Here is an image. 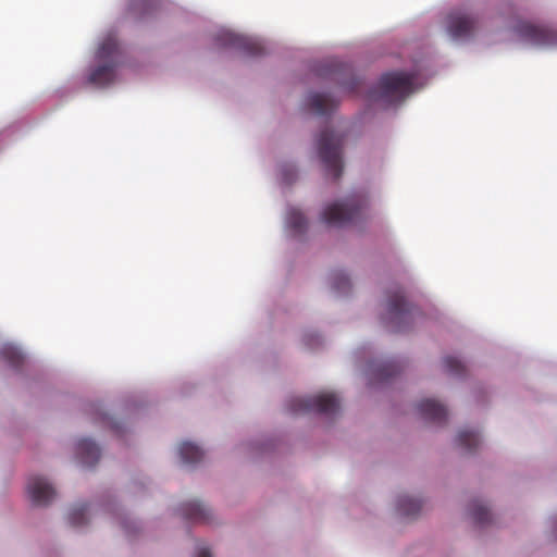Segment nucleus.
<instances>
[{
  "label": "nucleus",
  "instance_id": "f257e3e1",
  "mask_svg": "<svg viewBox=\"0 0 557 557\" xmlns=\"http://www.w3.org/2000/svg\"><path fill=\"white\" fill-rule=\"evenodd\" d=\"M410 69L382 72L363 88V76L355 66L336 57L314 60L309 72L317 78L332 83L338 92L330 89H308L301 109L318 117H331L342 101L338 94L362 98L369 110L396 112L435 74L434 53L429 46H417L409 54Z\"/></svg>",
  "mask_w": 557,
  "mask_h": 557
},
{
  "label": "nucleus",
  "instance_id": "f03ea898",
  "mask_svg": "<svg viewBox=\"0 0 557 557\" xmlns=\"http://www.w3.org/2000/svg\"><path fill=\"white\" fill-rule=\"evenodd\" d=\"M380 322L392 333H408L438 318L418 301L420 290L412 281L392 282L383 292Z\"/></svg>",
  "mask_w": 557,
  "mask_h": 557
},
{
  "label": "nucleus",
  "instance_id": "7ed1b4c3",
  "mask_svg": "<svg viewBox=\"0 0 557 557\" xmlns=\"http://www.w3.org/2000/svg\"><path fill=\"white\" fill-rule=\"evenodd\" d=\"M126 60V52L114 32L100 35L86 60L82 84L96 89L115 85Z\"/></svg>",
  "mask_w": 557,
  "mask_h": 557
},
{
  "label": "nucleus",
  "instance_id": "20e7f679",
  "mask_svg": "<svg viewBox=\"0 0 557 557\" xmlns=\"http://www.w3.org/2000/svg\"><path fill=\"white\" fill-rule=\"evenodd\" d=\"M371 199L368 188H354L346 195L325 202L320 218L331 227L358 226L369 218Z\"/></svg>",
  "mask_w": 557,
  "mask_h": 557
},
{
  "label": "nucleus",
  "instance_id": "39448f33",
  "mask_svg": "<svg viewBox=\"0 0 557 557\" xmlns=\"http://www.w3.org/2000/svg\"><path fill=\"white\" fill-rule=\"evenodd\" d=\"M97 512L111 516L114 521H117L127 536L135 535L141 529V523L131 518L115 497L111 495L101 502V504L76 503L72 505L67 510V522L72 528L83 531L88 527Z\"/></svg>",
  "mask_w": 557,
  "mask_h": 557
},
{
  "label": "nucleus",
  "instance_id": "423d86ee",
  "mask_svg": "<svg viewBox=\"0 0 557 557\" xmlns=\"http://www.w3.org/2000/svg\"><path fill=\"white\" fill-rule=\"evenodd\" d=\"M481 16L470 2L451 8L444 18V32L456 46L474 42L481 32Z\"/></svg>",
  "mask_w": 557,
  "mask_h": 557
},
{
  "label": "nucleus",
  "instance_id": "0eeeda50",
  "mask_svg": "<svg viewBox=\"0 0 557 557\" xmlns=\"http://www.w3.org/2000/svg\"><path fill=\"white\" fill-rule=\"evenodd\" d=\"M344 134L325 127L314 138V150L327 180L337 181L343 173Z\"/></svg>",
  "mask_w": 557,
  "mask_h": 557
},
{
  "label": "nucleus",
  "instance_id": "6e6552de",
  "mask_svg": "<svg viewBox=\"0 0 557 557\" xmlns=\"http://www.w3.org/2000/svg\"><path fill=\"white\" fill-rule=\"evenodd\" d=\"M506 27L523 46L542 50H557V28L553 26L533 24L518 18L508 23Z\"/></svg>",
  "mask_w": 557,
  "mask_h": 557
},
{
  "label": "nucleus",
  "instance_id": "1a4fd4ad",
  "mask_svg": "<svg viewBox=\"0 0 557 557\" xmlns=\"http://www.w3.org/2000/svg\"><path fill=\"white\" fill-rule=\"evenodd\" d=\"M286 410L293 414L319 413L326 418H335L341 410L339 399L333 393L292 396L285 401Z\"/></svg>",
  "mask_w": 557,
  "mask_h": 557
},
{
  "label": "nucleus",
  "instance_id": "9d476101",
  "mask_svg": "<svg viewBox=\"0 0 557 557\" xmlns=\"http://www.w3.org/2000/svg\"><path fill=\"white\" fill-rule=\"evenodd\" d=\"M211 37L215 47L235 50L245 58H258L267 52L263 39L244 36L226 27H218Z\"/></svg>",
  "mask_w": 557,
  "mask_h": 557
},
{
  "label": "nucleus",
  "instance_id": "9b49d317",
  "mask_svg": "<svg viewBox=\"0 0 557 557\" xmlns=\"http://www.w3.org/2000/svg\"><path fill=\"white\" fill-rule=\"evenodd\" d=\"M404 360L398 356L373 359L368 362L366 376L368 385L375 387L391 382L404 369Z\"/></svg>",
  "mask_w": 557,
  "mask_h": 557
},
{
  "label": "nucleus",
  "instance_id": "f8f14e48",
  "mask_svg": "<svg viewBox=\"0 0 557 557\" xmlns=\"http://www.w3.org/2000/svg\"><path fill=\"white\" fill-rule=\"evenodd\" d=\"M87 411L96 423L108 428L119 438L124 437L129 432L131 423L115 419L107 411L104 404L101 401L89 404Z\"/></svg>",
  "mask_w": 557,
  "mask_h": 557
},
{
  "label": "nucleus",
  "instance_id": "ddd939ff",
  "mask_svg": "<svg viewBox=\"0 0 557 557\" xmlns=\"http://www.w3.org/2000/svg\"><path fill=\"white\" fill-rule=\"evenodd\" d=\"M27 493L32 504L37 507L49 505L55 496L53 485L42 475H33L28 479Z\"/></svg>",
  "mask_w": 557,
  "mask_h": 557
},
{
  "label": "nucleus",
  "instance_id": "4468645a",
  "mask_svg": "<svg viewBox=\"0 0 557 557\" xmlns=\"http://www.w3.org/2000/svg\"><path fill=\"white\" fill-rule=\"evenodd\" d=\"M284 227L287 237L296 242L306 240L308 233V220L298 208L294 206H288L286 208Z\"/></svg>",
  "mask_w": 557,
  "mask_h": 557
},
{
  "label": "nucleus",
  "instance_id": "2eb2a0df",
  "mask_svg": "<svg viewBox=\"0 0 557 557\" xmlns=\"http://www.w3.org/2000/svg\"><path fill=\"white\" fill-rule=\"evenodd\" d=\"M101 456L100 446L90 437H81L75 443V458L84 468L97 465Z\"/></svg>",
  "mask_w": 557,
  "mask_h": 557
},
{
  "label": "nucleus",
  "instance_id": "dca6fc26",
  "mask_svg": "<svg viewBox=\"0 0 557 557\" xmlns=\"http://www.w3.org/2000/svg\"><path fill=\"white\" fill-rule=\"evenodd\" d=\"M417 411L425 422L436 425H444L447 422L448 413L446 407L434 398H424L419 401Z\"/></svg>",
  "mask_w": 557,
  "mask_h": 557
},
{
  "label": "nucleus",
  "instance_id": "f3484780",
  "mask_svg": "<svg viewBox=\"0 0 557 557\" xmlns=\"http://www.w3.org/2000/svg\"><path fill=\"white\" fill-rule=\"evenodd\" d=\"M327 285L336 298H347L351 295L352 283L349 273L345 269L336 268L327 274Z\"/></svg>",
  "mask_w": 557,
  "mask_h": 557
},
{
  "label": "nucleus",
  "instance_id": "a211bd4d",
  "mask_svg": "<svg viewBox=\"0 0 557 557\" xmlns=\"http://www.w3.org/2000/svg\"><path fill=\"white\" fill-rule=\"evenodd\" d=\"M164 0H129L126 12L136 21H146L160 11Z\"/></svg>",
  "mask_w": 557,
  "mask_h": 557
},
{
  "label": "nucleus",
  "instance_id": "6ab92c4d",
  "mask_svg": "<svg viewBox=\"0 0 557 557\" xmlns=\"http://www.w3.org/2000/svg\"><path fill=\"white\" fill-rule=\"evenodd\" d=\"M175 511L183 519L196 522H205L211 518V509L197 499L182 503Z\"/></svg>",
  "mask_w": 557,
  "mask_h": 557
},
{
  "label": "nucleus",
  "instance_id": "aec40b11",
  "mask_svg": "<svg viewBox=\"0 0 557 557\" xmlns=\"http://www.w3.org/2000/svg\"><path fill=\"white\" fill-rule=\"evenodd\" d=\"M0 358L13 371L18 372L26 362L27 352L22 345L14 342H5L0 347Z\"/></svg>",
  "mask_w": 557,
  "mask_h": 557
},
{
  "label": "nucleus",
  "instance_id": "412c9836",
  "mask_svg": "<svg viewBox=\"0 0 557 557\" xmlns=\"http://www.w3.org/2000/svg\"><path fill=\"white\" fill-rule=\"evenodd\" d=\"M177 455L184 467L194 468L202 460L205 450L195 442L183 441L177 447Z\"/></svg>",
  "mask_w": 557,
  "mask_h": 557
},
{
  "label": "nucleus",
  "instance_id": "4be33fe9",
  "mask_svg": "<svg viewBox=\"0 0 557 557\" xmlns=\"http://www.w3.org/2000/svg\"><path fill=\"white\" fill-rule=\"evenodd\" d=\"M455 443L462 453L471 454L482 444V434L479 429L463 428L458 431Z\"/></svg>",
  "mask_w": 557,
  "mask_h": 557
},
{
  "label": "nucleus",
  "instance_id": "5701e85b",
  "mask_svg": "<svg viewBox=\"0 0 557 557\" xmlns=\"http://www.w3.org/2000/svg\"><path fill=\"white\" fill-rule=\"evenodd\" d=\"M467 512L473 522L484 527L492 522V512L485 500L482 498H473L467 507Z\"/></svg>",
  "mask_w": 557,
  "mask_h": 557
},
{
  "label": "nucleus",
  "instance_id": "b1692460",
  "mask_svg": "<svg viewBox=\"0 0 557 557\" xmlns=\"http://www.w3.org/2000/svg\"><path fill=\"white\" fill-rule=\"evenodd\" d=\"M422 502L420 498L399 494L396 498V509L403 517L413 518L418 516L421 510Z\"/></svg>",
  "mask_w": 557,
  "mask_h": 557
},
{
  "label": "nucleus",
  "instance_id": "393cba45",
  "mask_svg": "<svg viewBox=\"0 0 557 557\" xmlns=\"http://www.w3.org/2000/svg\"><path fill=\"white\" fill-rule=\"evenodd\" d=\"M443 371L453 379H462L466 375L467 368L460 356L448 354L442 358Z\"/></svg>",
  "mask_w": 557,
  "mask_h": 557
},
{
  "label": "nucleus",
  "instance_id": "a878e982",
  "mask_svg": "<svg viewBox=\"0 0 557 557\" xmlns=\"http://www.w3.org/2000/svg\"><path fill=\"white\" fill-rule=\"evenodd\" d=\"M298 177L299 170L294 161L283 160L277 163V178L283 186H292L297 182Z\"/></svg>",
  "mask_w": 557,
  "mask_h": 557
},
{
  "label": "nucleus",
  "instance_id": "bb28decb",
  "mask_svg": "<svg viewBox=\"0 0 557 557\" xmlns=\"http://www.w3.org/2000/svg\"><path fill=\"white\" fill-rule=\"evenodd\" d=\"M275 446L273 440L267 436H259L247 444V449L251 456L263 455Z\"/></svg>",
  "mask_w": 557,
  "mask_h": 557
},
{
  "label": "nucleus",
  "instance_id": "cd10ccee",
  "mask_svg": "<svg viewBox=\"0 0 557 557\" xmlns=\"http://www.w3.org/2000/svg\"><path fill=\"white\" fill-rule=\"evenodd\" d=\"M301 344L305 348L314 350L323 344V337L313 329H305L301 333Z\"/></svg>",
  "mask_w": 557,
  "mask_h": 557
},
{
  "label": "nucleus",
  "instance_id": "c85d7f7f",
  "mask_svg": "<svg viewBox=\"0 0 557 557\" xmlns=\"http://www.w3.org/2000/svg\"><path fill=\"white\" fill-rule=\"evenodd\" d=\"M194 557H212L209 546L202 541H197Z\"/></svg>",
  "mask_w": 557,
  "mask_h": 557
},
{
  "label": "nucleus",
  "instance_id": "c756f323",
  "mask_svg": "<svg viewBox=\"0 0 557 557\" xmlns=\"http://www.w3.org/2000/svg\"><path fill=\"white\" fill-rule=\"evenodd\" d=\"M547 528L550 536L557 541V512L553 513L547 520Z\"/></svg>",
  "mask_w": 557,
  "mask_h": 557
}]
</instances>
